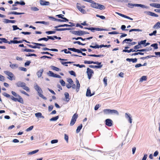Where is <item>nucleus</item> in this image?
Segmentation results:
<instances>
[{"label": "nucleus", "mask_w": 160, "mask_h": 160, "mask_svg": "<svg viewBox=\"0 0 160 160\" xmlns=\"http://www.w3.org/2000/svg\"><path fill=\"white\" fill-rule=\"evenodd\" d=\"M4 23H14L16 22V21L15 20H9V19H4Z\"/></svg>", "instance_id": "nucleus-16"}, {"label": "nucleus", "mask_w": 160, "mask_h": 160, "mask_svg": "<svg viewBox=\"0 0 160 160\" xmlns=\"http://www.w3.org/2000/svg\"><path fill=\"white\" fill-rule=\"evenodd\" d=\"M127 61L129 62H132L133 63H136L137 62V59L136 58H127L126 59Z\"/></svg>", "instance_id": "nucleus-14"}, {"label": "nucleus", "mask_w": 160, "mask_h": 160, "mask_svg": "<svg viewBox=\"0 0 160 160\" xmlns=\"http://www.w3.org/2000/svg\"><path fill=\"white\" fill-rule=\"evenodd\" d=\"M132 39H130V38H126L123 41L122 43H124L126 41L131 42L132 41Z\"/></svg>", "instance_id": "nucleus-57"}, {"label": "nucleus", "mask_w": 160, "mask_h": 160, "mask_svg": "<svg viewBox=\"0 0 160 160\" xmlns=\"http://www.w3.org/2000/svg\"><path fill=\"white\" fill-rule=\"evenodd\" d=\"M148 49H138L136 51V52H147L148 51Z\"/></svg>", "instance_id": "nucleus-43"}, {"label": "nucleus", "mask_w": 160, "mask_h": 160, "mask_svg": "<svg viewBox=\"0 0 160 160\" xmlns=\"http://www.w3.org/2000/svg\"><path fill=\"white\" fill-rule=\"evenodd\" d=\"M50 4V2L48 1H45L44 0H41V5L48 6Z\"/></svg>", "instance_id": "nucleus-11"}, {"label": "nucleus", "mask_w": 160, "mask_h": 160, "mask_svg": "<svg viewBox=\"0 0 160 160\" xmlns=\"http://www.w3.org/2000/svg\"><path fill=\"white\" fill-rule=\"evenodd\" d=\"M51 68L53 70H55L57 71H59L60 70V69L59 68L54 66H52Z\"/></svg>", "instance_id": "nucleus-37"}, {"label": "nucleus", "mask_w": 160, "mask_h": 160, "mask_svg": "<svg viewBox=\"0 0 160 160\" xmlns=\"http://www.w3.org/2000/svg\"><path fill=\"white\" fill-rule=\"evenodd\" d=\"M47 74L49 76L53 77H54L55 74H54L51 71H49V72H48Z\"/></svg>", "instance_id": "nucleus-30"}, {"label": "nucleus", "mask_w": 160, "mask_h": 160, "mask_svg": "<svg viewBox=\"0 0 160 160\" xmlns=\"http://www.w3.org/2000/svg\"><path fill=\"white\" fill-rule=\"evenodd\" d=\"M64 95L66 99V101L68 102L70 100L69 98V95L68 92H66L64 93Z\"/></svg>", "instance_id": "nucleus-27"}, {"label": "nucleus", "mask_w": 160, "mask_h": 160, "mask_svg": "<svg viewBox=\"0 0 160 160\" xmlns=\"http://www.w3.org/2000/svg\"><path fill=\"white\" fill-rule=\"evenodd\" d=\"M26 85H25V86L23 87L22 88L25 90H26L27 91H29V88L28 87L26 86Z\"/></svg>", "instance_id": "nucleus-63"}, {"label": "nucleus", "mask_w": 160, "mask_h": 160, "mask_svg": "<svg viewBox=\"0 0 160 160\" xmlns=\"http://www.w3.org/2000/svg\"><path fill=\"white\" fill-rule=\"evenodd\" d=\"M76 83L77 84V88H76V90L77 92H78V91H79V89L80 88V84L79 83V81L77 79H76Z\"/></svg>", "instance_id": "nucleus-19"}, {"label": "nucleus", "mask_w": 160, "mask_h": 160, "mask_svg": "<svg viewBox=\"0 0 160 160\" xmlns=\"http://www.w3.org/2000/svg\"><path fill=\"white\" fill-rule=\"evenodd\" d=\"M16 84L18 87H21L22 88L25 86V85H26L25 83L21 81H19L18 82L16 83Z\"/></svg>", "instance_id": "nucleus-8"}, {"label": "nucleus", "mask_w": 160, "mask_h": 160, "mask_svg": "<svg viewBox=\"0 0 160 160\" xmlns=\"http://www.w3.org/2000/svg\"><path fill=\"white\" fill-rule=\"evenodd\" d=\"M24 14V12H9L8 14L21 15Z\"/></svg>", "instance_id": "nucleus-21"}, {"label": "nucleus", "mask_w": 160, "mask_h": 160, "mask_svg": "<svg viewBox=\"0 0 160 160\" xmlns=\"http://www.w3.org/2000/svg\"><path fill=\"white\" fill-rule=\"evenodd\" d=\"M141 48L140 44L138 43V45L135 46L134 47V48L135 49H138Z\"/></svg>", "instance_id": "nucleus-50"}, {"label": "nucleus", "mask_w": 160, "mask_h": 160, "mask_svg": "<svg viewBox=\"0 0 160 160\" xmlns=\"http://www.w3.org/2000/svg\"><path fill=\"white\" fill-rule=\"evenodd\" d=\"M4 73L9 77H8V79L10 80H12V78L14 75L12 72L8 71H5Z\"/></svg>", "instance_id": "nucleus-3"}, {"label": "nucleus", "mask_w": 160, "mask_h": 160, "mask_svg": "<svg viewBox=\"0 0 160 160\" xmlns=\"http://www.w3.org/2000/svg\"><path fill=\"white\" fill-rule=\"evenodd\" d=\"M146 41H147L146 40L143 41H141L140 42H138V44H140V45L141 44H145L146 43Z\"/></svg>", "instance_id": "nucleus-53"}, {"label": "nucleus", "mask_w": 160, "mask_h": 160, "mask_svg": "<svg viewBox=\"0 0 160 160\" xmlns=\"http://www.w3.org/2000/svg\"><path fill=\"white\" fill-rule=\"evenodd\" d=\"M58 140L57 139H54L52 140L51 142L52 144H54L57 143L58 142Z\"/></svg>", "instance_id": "nucleus-60"}, {"label": "nucleus", "mask_w": 160, "mask_h": 160, "mask_svg": "<svg viewBox=\"0 0 160 160\" xmlns=\"http://www.w3.org/2000/svg\"><path fill=\"white\" fill-rule=\"evenodd\" d=\"M3 95L4 96H5L7 98H10L11 97V96H10V95L6 92H4L3 94Z\"/></svg>", "instance_id": "nucleus-59"}, {"label": "nucleus", "mask_w": 160, "mask_h": 160, "mask_svg": "<svg viewBox=\"0 0 160 160\" xmlns=\"http://www.w3.org/2000/svg\"><path fill=\"white\" fill-rule=\"evenodd\" d=\"M79 5H80V4L79 3H77L76 7L77 8L78 10L81 13L83 14H85L86 13V11L85 10L82 8V7H81V6H79Z\"/></svg>", "instance_id": "nucleus-4"}, {"label": "nucleus", "mask_w": 160, "mask_h": 160, "mask_svg": "<svg viewBox=\"0 0 160 160\" xmlns=\"http://www.w3.org/2000/svg\"><path fill=\"white\" fill-rule=\"evenodd\" d=\"M110 109H104L103 112L104 114H110Z\"/></svg>", "instance_id": "nucleus-29"}, {"label": "nucleus", "mask_w": 160, "mask_h": 160, "mask_svg": "<svg viewBox=\"0 0 160 160\" xmlns=\"http://www.w3.org/2000/svg\"><path fill=\"white\" fill-rule=\"evenodd\" d=\"M78 117V115L76 113H75L73 115L70 122V126H72L75 124Z\"/></svg>", "instance_id": "nucleus-1"}, {"label": "nucleus", "mask_w": 160, "mask_h": 160, "mask_svg": "<svg viewBox=\"0 0 160 160\" xmlns=\"http://www.w3.org/2000/svg\"><path fill=\"white\" fill-rule=\"evenodd\" d=\"M160 28V22H157L153 27V28L157 29Z\"/></svg>", "instance_id": "nucleus-26"}, {"label": "nucleus", "mask_w": 160, "mask_h": 160, "mask_svg": "<svg viewBox=\"0 0 160 160\" xmlns=\"http://www.w3.org/2000/svg\"><path fill=\"white\" fill-rule=\"evenodd\" d=\"M73 65L74 66H76L77 67H79L80 68H83V67H85V66L84 65H80V64H73Z\"/></svg>", "instance_id": "nucleus-51"}, {"label": "nucleus", "mask_w": 160, "mask_h": 160, "mask_svg": "<svg viewBox=\"0 0 160 160\" xmlns=\"http://www.w3.org/2000/svg\"><path fill=\"white\" fill-rule=\"evenodd\" d=\"M147 79V77L145 76H142L140 79L139 82H142L143 81H145Z\"/></svg>", "instance_id": "nucleus-36"}, {"label": "nucleus", "mask_w": 160, "mask_h": 160, "mask_svg": "<svg viewBox=\"0 0 160 160\" xmlns=\"http://www.w3.org/2000/svg\"><path fill=\"white\" fill-rule=\"evenodd\" d=\"M39 150L38 149L32 152H30L28 153L27 154L28 155H31L33 154H34L39 151Z\"/></svg>", "instance_id": "nucleus-23"}, {"label": "nucleus", "mask_w": 160, "mask_h": 160, "mask_svg": "<svg viewBox=\"0 0 160 160\" xmlns=\"http://www.w3.org/2000/svg\"><path fill=\"white\" fill-rule=\"evenodd\" d=\"M155 57L156 56H154L148 55V56H147L146 57H141V58H140V59L142 60H144V59H148L151 58L152 57Z\"/></svg>", "instance_id": "nucleus-20"}, {"label": "nucleus", "mask_w": 160, "mask_h": 160, "mask_svg": "<svg viewBox=\"0 0 160 160\" xmlns=\"http://www.w3.org/2000/svg\"><path fill=\"white\" fill-rule=\"evenodd\" d=\"M59 118V116H58L52 118L50 119V121H57Z\"/></svg>", "instance_id": "nucleus-33"}, {"label": "nucleus", "mask_w": 160, "mask_h": 160, "mask_svg": "<svg viewBox=\"0 0 160 160\" xmlns=\"http://www.w3.org/2000/svg\"><path fill=\"white\" fill-rule=\"evenodd\" d=\"M137 7H140L142 8H148V7L144 5L141 4H137Z\"/></svg>", "instance_id": "nucleus-35"}, {"label": "nucleus", "mask_w": 160, "mask_h": 160, "mask_svg": "<svg viewBox=\"0 0 160 160\" xmlns=\"http://www.w3.org/2000/svg\"><path fill=\"white\" fill-rule=\"evenodd\" d=\"M64 138L65 140L66 141L68 142V136L66 134H64Z\"/></svg>", "instance_id": "nucleus-56"}, {"label": "nucleus", "mask_w": 160, "mask_h": 160, "mask_svg": "<svg viewBox=\"0 0 160 160\" xmlns=\"http://www.w3.org/2000/svg\"><path fill=\"white\" fill-rule=\"evenodd\" d=\"M78 36H81L83 35V31L80 30L78 31Z\"/></svg>", "instance_id": "nucleus-48"}, {"label": "nucleus", "mask_w": 160, "mask_h": 160, "mask_svg": "<svg viewBox=\"0 0 160 160\" xmlns=\"http://www.w3.org/2000/svg\"><path fill=\"white\" fill-rule=\"evenodd\" d=\"M87 73L88 76V78L90 79L92 77V74L94 73V72L92 69H90L89 68H87Z\"/></svg>", "instance_id": "nucleus-2"}, {"label": "nucleus", "mask_w": 160, "mask_h": 160, "mask_svg": "<svg viewBox=\"0 0 160 160\" xmlns=\"http://www.w3.org/2000/svg\"><path fill=\"white\" fill-rule=\"evenodd\" d=\"M82 124L80 125L79 126H78L77 127V129L76 130V132L77 133H78V132H80V130H81V129L82 128Z\"/></svg>", "instance_id": "nucleus-34"}, {"label": "nucleus", "mask_w": 160, "mask_h": 160, "mask_svg": "<svg viewBox=\"0 0 160 160\" xmlns=\"http://www.w3.org/2000/svg\"><path fill=\"white\" fill-rule=\"evenodd\" d=\"M150 16L155 17H158V15L157 14L152 12H151Z\"/></svg>", "instance_id": "nucleus-62"}, {"label": "nucleus", "mask_w": 160, "mask_h": 160, "mask_svg": "<svg viewBox=\"0 0 160 160\" xmlns=\"http://www.w3.org/2000/svg\"><path fill=\"white\" fill-rule=\"evenodd\" d=\"M69 73L72 75H73L75 77L76 76V74L75 72L73 71H69Z\"/></svg>", "instance_id": "nucleus-58"}, {"label": "nucleus", "mask_w": 160, "mask_h": 160, "mask_svg": "<svg viewBox=\"0 0 160 160\" xmlns=\"http://www.w3.org/2000/svg\"><path fill=\"white\" fill-rule=\"evenodd\" d=\"M94 94H95L94 92H93V93L91 94L90 89L89 88H88V89H87L86 93V96L88 97H91V96H93V95H94Z\"/></svg>", "instance_id": "nucleus-9"}, {"label": "nucleus", "mask_w": 160, "mask_h": 160, "mask_svg": "<svg viewBox=\"0 0 160 160\" xmlns=\"http://www.w3.org/2000/svg\"><path fill=\"white\" fill-rule=\"evenodd\" d=\"M93 61H84V63L85 64H93Z\"/></svg>", "instance_id": "nucleus-44"}, {"label": "nucleus", "mask_w": 160, "mask_h": 160, "mask_svg": "<svg viewBox=\"0 0 160 160\" xmlns=\"http://www.w3.org/2000/svg\"><path fill=\"white\" fill-rule=\"evenodd\" d=\"M103 82L105 86H106L107 85V77H105L104 78L103 80Z\"/></svg>", "instance_id": "nucleus-42"}, {"label": "nucleus", "mask_w": 160, "mask_h": 160, "mask_svg": "<svg viewBox=\"0 0 160 160\" xmlns=\"http://www.w3.org/2000/svg\"><path fill=\"white\" fill-rule=\"evenodd\" d=\"M23 51L26 52H34V50L32 49H27L26 48L25 49H24Z\"/></svg>", "instance_id": "nucleus-40"}, {"label": "nucleus", "mask_w": 160, "mask_h": 160, "mask_svg": "<svg viewBox=\"0 0 160 160\" xmlns=\"http://www.w3.org/2000/svg\"><path fill=\"white\" fill-rule=\"evenodd\" d=\"M72 39L73 40L75 39L76 40H78V39H81L82 41L85 40V39H84V38H82V37H78L77 38H72Z\"/></svg>", "instance_id": "nucleus-46"}, {"label": "nucleus", "mask_w": 160, "mask_h": 160, "mask_svg": "<svg viewBox=\"0 0 160 160\" xmlns=\"http://www.w3.org/2000/svg\"><path fill=\"white\" fill-rule=\"evenodd\" d=\"M142 30L139 29H132L129 30V32H132V31H137V32H142Z\"/></svg>", "instance_id": "nucleus-38"}, {"label": "nucleus", "mask_w": 160, "mask_h": 160, "mask_svg": "<svg viewBox=\"0 0 160 160\" xmlns=\"http://www.w3.org/2000/svg\"><path fill=\"white\" fill-rule=\"evenodd\" d=\"M60 82L62 86H64L65 85V82L62 80H60Z\"/></svg>", "instance_id": "nucleus-61"}, {"label": "nucleus", "mask_w": 160, "mask_h": 160, "mask_svg": "<svg viewBox=\"0 0 160 160\" xmlns=\"http://www.w3.org/2000/svg\"><path fill=\"white\" fill-rule=\"evenodd\" d=\"M98 8L97 9H99L101 10H104L105 8V7L104 5H101L99 3H98Z\"/></svg>", "instance_id": "nucleus-24"}, {"label": "nucleus", "mask_w": 160, "mask_h": 160, "mask_svg": "<svg viewBox=\"0 0 160 160\" xmlns=\"http://www.w3.org/2000/svg\"><path fill=\"white\" fill-rule=\"evenodd\" d=\"M151 46L153 47L154 49H156L158 48V44L156 43L152 44L151 45Z\"/></svg>", "instance_id": "nucleus-39"}, {"label": "nucleus", "mask_w": 160, "mask_h": 160, "mask_svg": "<svg viewBox=\"0 0 160 160\" xmlns=\"http://www.w3.org/2000/svg\"><path fill=\"white\" fill-rule=\"evenodd\" d=\"M56 33L55 31H47L46 32V33L48 34H54Z\"/></svg>", "instance_id": "nucleus-45"}, {"label": "nucleus", "mask_w": 160, "mask_h": 160, "mask_svg": "<svg viewBox=\"0 0 160 160\" xmlns=\"http://www.w3.org/2000/svg\"><path fill=\"white\" fill-rule=\"evenodd\" d=\"M31 43L34 45H37V46L36 45L33 46L31 45H30V44H27V45L28 46H29V47H30L31 48H40V47H38V46H40V43H37L33 42H31Z\"/></svg>", "instance_id": "nucleus-6"}, {"label": "nucleus", "mask_w": 160, "mask_h": 160, "mask_svg": "<svg viewBox=\"0 0 160 160\" xmlns=\"http://www.w3.org/2000/svg\"><path fill=\"white\" fill-rule=\"evenodd\" d=\"M34 88L38 92L39 96H40L39 87L37 85L36 83H35L34 84Z\"/></svg>", "instance_id": "nucleus-12"}, {"label": "nucleus", "mask_w": 160, "mask_h": 160, "mask_svg": "<svg viewBox=\"0 0 160 160\" xmlns=\"http://www.w3.org/2000/svg\"><path fill=\"white\" fill-rule=\"evenodd\" d=\"M151 6L157 8H160V4L153 3L150 4V5Z\"/></svg>", "instance_id": "nucleus-15"}, {"label": "nucleus", "mask_w": 160, "mask_h": 160, "mask_svg": "<svg viewBox=\"0 0 160 160\" xmlns=\"http://www.w3.org/2000/svg\"><path fill=\"white\" fill-rule=\"evenodd\" d=\"M0 40H2V42L6 43H8V44H10V42H8L7 41V40L5 38H0Z\"/></svg>", "instance_id": "nucleus-32"}, {"label": "nucleus", "mask_w": 160, "mask_h": 160, "mask_svg": "<svg viewBox=\"0 0 160 160\" xmlns=\"http://www.w3.org/2000/svg\"><path fill=\"white\" fill-rule=\"evenodd\" d=\"M41 53L43 54H46L50 55V56H54L53 54L50 53L48 52H41Z\"/></svg>", "instance_id": "nucleus-49"}, {"label": "nucleus", "mask_w": 160, "mask_h": 160, "mask_svg": "<svg viewBox=\"0 0 160 160\" xmlns=\"http://www.w3.org/2000/svg\"><path fill=\"white\" fill-rule=\"evenodd\" d=\"M157 31L156 30H155L152 33H149V35L150 36H152V35H155V36L156 35V34L157 33Z\"/></svg>", "instance_id": "nucleus-52"}, {"label": "nucleus", "mask_w": 160, "mask_h": 160, "mask_svg": "<svg viewBox=\"0 0 160 160\" xmlns=\"http://www.w3.org/2000/svg\"><path fill=\"white\" fill-rule=\"evenodd\" d=\"M72 25H68V24H64L63 25H59L57 26H55L54 28H57L60 27H67L72 26Z\"/></svg>", "instance_id": "nucleus-28"}, {"label": "nucleus", "mask_w": 160, "mask_h": 160, "mask_svg": "<svg viewBox=\"0 0 160 160\" xmlns=\"http://www.w3.org/2000/svg\"><path fill=\"white\" fill-rule=\"evenodd\" d=\"M17 97L18 98L17 101L22 103H23V101L22 98L19 95V96H18Z\"/></svg>", "instance_id": "nucleus-31"}, {"label": "nucleus", "mask_w": 160, "mask_h": 160, "mask_svg": "<svg viewBox=\"0 0 160 160\" xmlns=\"http://www.w3.org/2000/svg\"><path fill=\"white\" fill-rule=\"evenodd\" d=\"M106 124V125L111 127L112 125V121L110 119H107L105 120Z\"/></svg>", "instance_id": "nucleus-7"}, {"label": "nucleus", "mask_w": 160, "mask_h": 160, "mask_svg": "<svg viewBox=\"0 0 160 160\" xmlns=\"http://www.w3.org/2000/svg\"><path fill=\"white\" fill-rule=\"evenodd\" d=\"M116 13L118 15H119L121 17L127 18V19L130 20H133V18H131L130 17L128 16H126L125 15H124V14H122L118 12H116Z\"/></svg>", "instance_id": "nucleus-10"}, {"label": "nucleus", "mask_w": 160, "mask_h": 160, "mask_svg": "<svg viewBox=\"0 0 160 160\" xmlns=\"http://www.w3.org/2000/svg\"><path fill=\"white\" fill-rule=\"evenodd\" d=\"M102 66V65H90L89 66V68H101Z\"/></svg>", "instance_id": "nucleus-18"}, {"label": "nucleus", "mask_w": 160, "mask_h": 160, "mask_svg": "<svg viewBox=\"0 0 160 160\" xmlns=\"http://www.w3.org/2000/svg\"><path fill=\"white\" fill-rule=\"evenodd\" d=\"M91 3V6L92 7L94 8H95L96 9L98 8V3H96L94 2L93 1V2L92 3Z\"/></svg>", "instance_id": "nucleus-17"}, {"label": "nucleus", "mask_w": 160, "mask_h": 160, "mask_svg": "<svg viewBox=\"0 0 160 160\" xmlns=\"http://www.w3.org/2000/svg\"><path fill=\"white\" fill-rule=\"evenodd\" d=\"M70 32L73 34L78 35V31H70Z\"/></svg>", "instance_id": "nucleus-64"}, {"label": "nucleus", "mask_w": 160, "mask_h": 160, "mask_svg": "<svg viewBox=\"0 0 160 160\" xmlns=\"http://www.w3.org/2000/svg\"><path fill=\"white\" fill-rule=\"evenodd\" d=\"M110 114H116L117 115H119V113H118V112L117 110H114V109H112V110L110 109Z\"/></svg>", "instance_id": "nucleus-22"}, {"label": "nucleus", "mask_w": 160, "mask_h": 160, "mask_svg": "<svg viewBox=\"0 0 160 160\" xmlns=\"http://www.w3.org/2000/svg\"><path fill=\"white\" fill-rule=\"evenodd\" d=\"M64 51L65 53H71V52L69 51H68L67 49H64L61 51V52Z\"/></svg>", "instance_id": "nucleus-55"}, {"label": "nucleus", "mask_w": 160, "mask_h": 160, "mask_svg": "<svg viewBox=\"0 0 160 160\" xmlns=\"http://www.w3.org/2000/svg\"><path fill=\"white\" fill-rule=\"evenodd\" d=\"M68 49L75 52H77L78 53L81 52V51L80 50L74 48H68Z\"/></svg>", "instance_id": "nucleus-13"}, {"label": "nucleus", "mask_w": 160, "mask_h": 160, "mask_svg": "<svg viewBox=\"0 0 160 160\" xmlns=\"http://www.w3.org/2000/svg\"><path fill=\"white\" fill-rule=\"evenodd\" d=\"M67 81L70 84H72L73 83V81L72 79L69 78L67 79Z\"/></svg>", "instance_id": "nucleus-47"}, {"label": "nucleus", "mask_w": 160, "mask_h": 160, "mask_svg": "<svg viewBox=\"0 0 160 160\" xmlns=\"http://www.w3.org/2000/svg\"><path fill=\"white\" fill-rule=\"evenodd\" d=\"M125 117L130 123H132V119L131 116L130 114L127 113H126L125 114Z\"/></svg>", "instance_id": "nucleus-5"}, {"label": "nucleus", "mask_w": 160, "mask_h": 160, "mask_svg": "<svg viewBox=\"0 0 160 160\" xmlns=\"http://www.w3.org/2000/svg\"><path fill=\"white\" fill-rule=\"evenodd\" d=\"M33 128V126H31L30 127H29V128H27L26 129V131L27 132L30 131Z\"/></svg>", "instance_id": "nucleus-54"}, {"label": "nucleus", "mask_w": 160, "mask_h": 160, "mask_svg": "<svg viewBox=\"0 0 160 160\" xmlns=\"http://www.w3.org/2000/svg\"><path fill=\"white\" fill-rule=\"evenodd\" d=\"M128 6H130V8H132L134 7H137V4H133L132 3H128Z\"/></svg>", "instance_id": "nucleus-41"}, {"label": "nucleus", "mask_w": 160, "mask_h": 160, "mask_svg": "<svg viewBox=\"0 0 160 160\" xmlns=\"http://www.w3.org/2000/svg\"><path fill=\"white\" fill-rule=\"evenodd\" d=\"M10 67L12 69H15L18 67V65L16 64H11L10 65Z\"/></svg>", "instance_id": "nucleus-25"}]
</instances>
